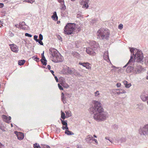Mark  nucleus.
<instances>
[{
	"label": "nucleus",
	"mask_w": 148,
	"mask_h": 148,
	"mask_svg": "<svg viewBox=\"0 0 148 148\" xmlns=\"http://www.w3.org/2000/svg\"><path fill=\"white\" fill-rule=\"evenodd\" d=\"M46 148H51L48 145H46Z\"/></svg>",
	"instance_id": "774afa93"
},
{
	"label": "nucleus",
	"mask_w": 148,
	"mask_h": 148,
	"mask_svg": "<svg viewBox=\"0 0 148 148\" xmlns=\"http://www.w3.org/2000/svg\"><path fill=\"white\" fill-rule=\"evenodd\" d=\"M0 129L2 130L3 131H5V127L3 126L0 125Z\"/></svg>",
	"instance_id": "79ce46f5"
},
{
	"label": "nucleus",
	"mask_w": 148,
	"mask_h": 148,
	"mask_svg": "<svg viewBox=\"0 0 148 148\" xmlns=\"http://www.w3.org/2000/svg\"><path fill=\"white\" fill-rule=\"evenodd\" d=\"M105 138L106 140H108L110 142L112 143V140L111 138L108 137H106Z\"/></svg>",
	"instance_id": "c9c22d12"
},
{
	"label": "nucleus",
	"mask_w": 148,
	"mask_h": 148,
	"mask_svg": "<svg viewBox=\"0 0 148 148\" xmlns=\"http://www.w3.org/2000/svg\"><path fill=\"white\" fill-rule=\"evenodd\" d=\"M25 61V60H19L18 62V64L20 66L24 64Z\"/></svg>",
	"instance_id": "b1692460"
},
{
	"label": "nucleus",
	"mask_w": 148,
	"mask_h": 148,
	"mask_svg": "<svg viewBox=\"0 0 148 148\" xmlns=\"http://www.w3.org/2000/svg\"><path fill=\"white\" fill-rule=\"evenodd\" d=\"M62 100L63 101L64 104H65L66 103V97L65 96H62L61 97Z\"/></svg>",
	"instance_id": "a878e982"
},
{
	"label": "nucleus",
	"mask_w": 148,
	"mask_h": 148,
	"mask_svg": "<svg viewBox=\"0 0 148 148\" xmlns=\"http://www.w3.org/2000/svg\"><path fill=\"white\" fill-rule=\"evenodd\" d=\"M58 1L60 3H63V4L64 3V0H58Z\"/></svg>",
	"instance_id": "052dcab7"
},
{
	"label": "nucleus",
	"mask_w": 148,
	"mask_h": 148,
	"mask_svg": "<svg viewBox=\"0 0 148 148\" xmlns=\"http://www.w3.org/2000/svg\"><path fill=\"white\" fill-rule=\"evenodd\" d=\"M95 49H94L93 48H92L90 47H88L86 49V53L92 56L94 55L95 53Z\"/></svg>",
	"instance_id": "9b49d317"
},
{
	"label": "nucleus",
	"mask_w": 148,
	"mask_h": 148,
	"mask_svg": "<svg viewBox=\"0 0 148 148\" xmlns=\"http://www.w3.org/2000/svg\"><path fill=\"white\" fill-rule=\"evenodd\" d=\"M91 47L94 49H96L97 48H98L99 47V45L96 42L94 41H90L89 42Z\"/></svg>",
	"instance_id": "6e6552de"
},
{
	"label": "nucleus",
	"mask_w": 148,
	"mask_h": 148,
	"mask_svg": "<svg viewBox=\"0 0 148 148\" xmlns=\"http://www.w3.org/2000/svg\"><path fill=\"white\" fill-rule=\"evenodd\" d=\"M76 25L74 23H68L64 28L65 34L67 35L71 34L74 31Z\"/></svg>",
	"instance_id": "20e7f679"
},
{
	"label": "nucleus",
	"mask_w": 148,
	"mask_h": 148,
	"mask_svg": "<svg viewBox=\"0 0 148 148\" xmlns=\"http://www.w3.org/2000/svg\"><path fill=\"white\" fill-rule=\"evenodd\" d=\"M123 83L127 88H129L131 86V84L130 83H128V82L125 80L124 81Z\"/></svg>",
	"instance_id": "6ab92c4d"
},
{
	"label": "nucleus",
	"mask_w": 148,
	"mask_h": 148,
	"mask_svg": "<svg viewBox=\"0 0 148 148\" xmlns=\"http://www.w3.org/2000/svg\"><path fill=\"white\" fill-rule=\"evenodd\" d=\"M121 84L120 83H118L116 84V86L117 87H119L121 86Z\"/></svg>",
	"instance_id": "603ef678"
},
{
	"label": "nucleus",
	"mask_w": 148,
	"mask_h": 148,
	"mask_svg": "<svg viewBox=\"0 0 148 148\" xmlns=\"http://www.w3.org/2000/svg\"><path fill=\"white\" fill-rule=\"evenodd\" d=\"M118 90L119 89H114L112 90V92H113L114 95H115L116 93V92H117L116 91Z\"/></svg>",
	"instance_id": "ea45409f"
},
{
	"label": "nucleus",
	"mask_w": 148,
	"mask_h": 148,
	"mask_svg": "<svg viewBox=\"0 0 148 148\" xmlns=\"http://www.w3.org/2000/svg\"><path fill=\"white\" fill-rule=\"evenodd\" d=\"M66 6L65 5L64 3L62 5V7L61 8V9L63 10H64L66 9Z\"/></svg>",
	"instance_id": "c03bdc74"
},
{
	"label": "nucleus",
	"mask_w": 148,
	"mask_h": 148,
	"mask_svg": "<svg viewBox=\"0 0 148 148\" xmlns=\"http://www.w3.org/2000/svg\"><path fill=\"white\" fill-rule=\"evenodd\" d=\"M4 6V4L3 3H0V8H3Z\"/></svg>",
	"instance_id": "4d7b16f0"
},
{
	"label": "nucleus",
	"mask_w": 148,
	"mask_h": 148,
	"mask_svg": "<svg viewBox=\"0 0 148 148\" xmlns=\"http://www.w3.org/2000/svg\"><path fill=\"white\" fill-rule=\"evenodd\" d=\"M47 68L49 70H50V69H51V66L50 65H48L47 66Z\"/></svg>",
	"instance_id": "69168bd1"
},
{
	"label": "nucleus",
	"mask_w": 148,
	"mask_h": 148,
	"mask_svg": "<svg viewBox=\"0 0 148 148\" xmlns=\"http://www.w3.org/2000/svg\"><path fill=\"white\" fill-rule=\"evenodd\" d=\"M38 42V43L41 45H43V44L42 40H39L38 42Z\"/></svg>",
	"instance_id": "09e8293b"
},
{
	"label": "nucleus",
	"mask_w": 148,
	"mask_h": 148,
	"mask_svg": "<svg viewBox=\"0 0 148 148\" xmlns=\"http://www.w3.org/2000/svg\"><path fill=\"white\" fill-rule=\"evenodd\" d=\"M79 64L80 65L83 66L84 67H86V69H90L91 68V65L88 62L83 63H79Z\"/></svg>",
	"instance_id": "2eb2a0df"
},
{
	"label": "nucleus",
	"mask_w": 148,
	"mask_h": 148,
	"mask_svg": "<svg viewBox=\"0 0 148 148\" xmlns=\"http://www.w3.org/2000/svg\"><path fill=\"white\" fill-rule=\"evenodd\" d=\"M134 69V67L132 66H129L126 69L127 72L128 73H130Z\"/></svg>",
	"instance_id": "a211bd4d"
},
{
	"label": "nucleus",
	"mask_w": 148,
	"mask_h": 148,
	"mask_svg": "<svg viewBox=\"0 0 148 148\" xmlns=\"http://www.w3.org/2000/svg\"><path fill=\"white\" fill-rule=\"evenodd\" d=\"M65 112L67 116H68V117H69L71 116V113L69 112L68 111H65Z\"/></svg>",
	"instance_id": "4c0bfd02"
},
{
	"label": "nucleus",
	"mask_w": 148,
	"mask_h": 148,
	"mask_svg": "<svg viewBox=\"0 0 148 148\" xmlns=\"http://www.w3.org/2000/svg\"><path fill=\"white\" fill-rule=\"evenodd\" d=\"M61 121L63 125H64L65 126H66L67 125V123L66 121H65L64 120H62L61 119Z\"/></svg>",
	"instance_id": "c756f323"
},
{
	"label": "nucleus",
	"mask_w": 148,
	"mask_h": 148,
	"mask_svg": "<svg viewBox=\"0 0 148 148\" xmlns=\"http://www.w3.org/2000/svg\"><path fill=\"white\" fill-rule=\"evenodd\" d=\"M120 91L121 94L126 93V92L124 90H121Z\"/></svg>",
	"instance_id": "13d9d810"
},
{
	"label": "nucleus",
	"mask_w": 148,
	"mask_h": 148,
	"mask_svg": "<svg viewBox=\"0 0 148 148\" xmlns=\"http://www.w3.org/2000/svg\"><path fill=\"white\" fill-rule=\"evenodd\" d=\"M137 108L140 109L142 110L143 108V105L141 104H138L136 105Z\"/></svg>",
	"instance_id": "cd10ccee"
},
{
	"label": "nucleus",
	"mask_w": 148,
	"mask_h": 148,
	"mask_svg": "<svg viewBox=\"0 0 148 148\" xmlns=\"http://www.w3.org/2000/svg\"><path fill=\"white\" fill-rule=\"evenodd\" d=\"M38 37V36L37 35H34V39L36 42H38V40L37 39Z\"/></svg>",
	"instance_id": "58836bf2"
},
{
	"label": "nucleus",
	"mask_w": 148,
	"mask_h": 148,
	"mask_svg": "<svg viewBox=\"0 0 148 148\" xmlns=\"http://www.w3.org/2000/svg\"><path fill=\"white\" fill-rule=\"evenodd\" d=\"M116 93L118 95H120V94H121V91H120L117 92H116Z\"/></svg>",
	"instance_id": "338daca9"
},
{
	"label": "nucleus",
	"mask_w": 148,
	"mask_h": 148,
	"mask_svg": "<svg viewBox=\"0 0 148 148\" xmlns=\"http://www.w3.org/2000/svg\"><path fill=\"white\" fill-rule=\"evenodd\" d=\"M97 20L96 19H94L93 20H92L91 21V22L92 23H95L96 21Z\"/></svg>",
	"instance_id": "680f3d73"
},
{
	"label": "nucleus",
	"mask_w": 148,
	"mask_h": 148,
	"mask_svg": "<svg viewBox=\"0 0 148 148\" xmlns=\"http://www.w3.org/2000/svg\"><path fill=\"white\" fill-rule=\"evenodd\" d=\"M3 20L0 21V27H2L3 26Z\"/></svg>",
	"instance_id": "a18cd8bd"
},
{
	"label": "nucleus",
	"mask_w": 148,
	"mask_h": 148,
	"mask_svg": "<svg viewBox=\"0 0 148 148\" xmlns=\"http://www.w3.org/2000/svg\"><path fill=\"white\" fill-rule=\"evenodd\" d=\"M90 112L93 114L94 119L97 121H103L108 117V114L102 106L101 103L98 101H95L94 106L90 108Z\"/></svg>",
	"instance_id": "f257e3e1"
},
{
	"label": "nucleus",
	"mask_w": 148,
	"mask_h": 148,
	"mask_svg": "<svg viewBox=\"0 0 148 148\" xmlns=\"http://www.w3.org/2000/svg\"><path fill=\"white\" fill-rule=\"evenodd\" d=\"M63 87H64V88H68L69 87V85L66 84V82L65 83V84H63V85L62 86Z\"/></svg>",
	"instance_id": "72a5a7b5"
},
{
	"label": "nucleus",
	"mask_w": 148,
	"mask_h": 148,
	"mask_svg": "<svg viewBox=\"0 0 148 148\" xmlns=\"http://www.w3.org/2000/svg\"><path fill=\"white\" fill-rule=\"evenodd\" d=\"M82 4H83L82 8L87 9L88 7V3L89 2V0H80Z\"/></svg>",
	"instance_id": "ddd939ff"
},
{
	"label": "nucleus",
	"mask_w": 148,
	"mask_h": 148,
	"mask_svg": "<svg viewBox=\"0 0 148 148\" xmlns=\"http://www.w3.org/2000/svg\"><path fill=\"white\" fill-rule=\"evenodd\" d=\"M118 128V126L117 125L114 124L112 125V128L114 129L115 130H116Z\"/></svg>",
	"instance_id": "473e14b6"
},
{
	"label": "nucleus",
	"mask_w": 148,
	"mask_h": 148,
	"mask_svg": "<svg viewBox=\"0 0 148 148\" xmlns=\"http://www.w3.org/2000/svg\"><path fill=\"white\" fill-rule=\"evenodd\" d=\"M65 82L64 80H62L61 81H60V84L62 85V86H63V84L65 83Z\"/></svg>",
	"instance_id": "8fccbe9b"
},
{
	"label": "nucleus",
	"mask_w": 148,
	"mask_h": 148,
	"mask_svg": "<svg viewBox=\"0 0 148 148\" xmlns=\"http://www.w3.org/2000/svg\"><path fill=\"white\" fill-rule=\"evenodd\" d=\"M63 57L59 53L53 58L52 61L55 62H61L63 61Z\"/></svg>",
	"instance_id": "39448f33"
},
{
	"label": "nucleus",
	"mask_w": 148,
	"mask_h": 148,
	"mask_svg": "<svg viewBox=\"0 0 148 148\" xmlns=\"http://www.w3.org/2000/svg\"><path fill=\"white\" fill-rule=\"evenodd\" d=\"M16 132L17 133L16 134L17 138L18 140H21L24 138V135L23 133L20 132H18L16 131L15 132V134L16 133Z\"/></svg>",
	"instance_id": "4468645a"
},
{
	"label": "nucleus",
	"mask_w": 148,
	"mask_h": 148,
	"mask_svg": "<svg viewBox=\"0 0 148 148\" xmlns=\"http://www.w3.org/2000/svg\"><path fill=\"white\" fill-rule=\"evenodd\" d=\"M140 98L143 101H147L148 105V91L143 93L140 96Z\"/></svg>",
	"instance_id": "0eeeda50"
},
{
	"label": "nucleus",
	"mask_w": 148,
	"mask_h": 148,
	"mask_svg": "<svg viewBox=\"0 0 148 148\" xmlns=\"http://www.w3.org/2000/svg\"><path fill=\"white\" fill-rule=\"evenodd\" d=\"M50 71L51 73L52 74V75H53V76H55V75L54 74V72L53 70H50Z\"/></svg>",
	"instance_id": "0e129e2a"
},
{
	"label": "nucleus",
	"mask_w": 148,
	"mask_h": 148,
	"mask_svg": "<svg viewBox=\"0 0 148 148\" xmlns=\"http://www.w3.org/2000/svg\"><path fill=\"white\" fill-rule=\"evenodd\" d=\"M34 60L37 62H38L39 61V58L37 57H36L34 58Z\"/></svg>",
	"instance_id": "5fc2aeb1"
},
{
	"label": "nucleus",
	"mask_w": 148,
	"mask_h": 148,
	"mask_svg": "<svg viewBox=\"0 0 148 148\" xmlns=\"http://www.w3.org/2000/svg\"><path fill=\"white\" fill-rule=\"evenodd\" d=\"M49 53L52 56V58H53L54 57L56 56L57 54H58V53H59L57 50L52 48L49 49Z\"/></svg>",
	"instance_id": "1a4fd4ad"
},
{
	"label": "nucleus",
	"mask_w": 148,
	"mask_h": 148,
	"mask_svg": "<svg viewBox=\"0 0 148 148\" xmlns=\"http://www.w3.org/2000/svg\"><path fill=\"white\" fill-rule=\"evenodd\" d=\"M25 1L28 3H32L31 1L29 0H25Z\"/></svg>",
	"instance_id": "e2e57ef3"
},
{
	"label": "nucleus",
	"mask_w": 148,
	"mask_h": 148,
	"mask_svg": "<svg viewBox=\"0 0 148 148\" xmlns=\"http://www.w3.org/2000/svg\"><path fill=\"white\" fill-rule=\"evenodd\" d=\"M65 134H67L68 135H73L74 134L72 132L68 130H65Z\"/></svg>",
	"instance_id": "4be33fe9"
},
{
	"label": "nucleus",
	"mask_w": 148,
	"mask_h": 148,
	"mask_svg": "<svg viewBox=\"0 0 148 148\" xmlns=\"http://www.w3.org/2000/svg\"><path fill=\"white\" fill-rule=\"evenodd\" d=\"M139 132L141 135H148V128L146 125H145L143 128H141L139 130Z\"/></svg>",
	"instance_id": "423d86ee"
},
{
	"label": "nucleus",
	"mask_w": 148,
	"mask_h": 148,
	"mask_svg": "<svg viewBox=\"0 0 148 148\" xmlns=\"http://www.w3.org/2000/svg\"><path fill=\"white\" fill-rule=\"evenodd\" d=\"M72 54L75 57H77V56H79V54L77 52L75 51L72 52Z\"/></svg>",
	"instance_id": "7c9ffc66"
},
{
	"label": "nucleus",
	"mask_w": 148,
	"mask_h": 148,
	"mask_svg": "<svg viewBox=\"0 0 148 148\" xmlns=\"http://www.w3.org/2000/svg\"><path fill=\"white\" fill-rule=\"evenodd\" d=\"M39 40H43V36L41 34H40L39 36Z\"/></svg>",
	"instance_id": "e433bc0d"
},
{
	"label": "nucleus",
	"mask_w": 148,
	"mask_h": 148,
	"mask_svg": "<svg viewBox=\"0 0 148 148\" xmlns=\"http://www.w3.org/2000/svg\"><path fill=\"white\" fill-rule=\"evenodd\" d=\"M75 47L77 48H79L80 46V42L79 41H77L75 43Z\"/></svg>",
	"instance_id": "bb28decb"
},
{
	"label": "nucleus",
	"mask_w": 148,
	"mask_h": 148,
	"mask_svg": "<svg viewBox=\"0 0 148 148\" xmlns=\"http://www.w3.org/2000/svg\"><path fill=\"white\" fill-rule=\"evenodd\" d=\"M19 27L21 29H23L24 30H25L26 29V27L25 26H24L20 27Z\"/></svg>",
	"instance_id": "3c124183"
},
{
	"label": "nucleus",
	"mask_w": 148,
	"mask_h": 148,
	"mask_svg": "<svg viewBox=\"0 0 148 148\" xmlns=\"http://www.w3.org/2000/svg\"><path fill=\"white\" fill-rule=\"evenodd\" d=\"M110 32L108 29L101 28L97 32V35L98 37L101 40H108L110 35Z\"/></svg>",
	"instance_id": "f03ea898"
},
{
	"label": "nucleus",
	"mask_w": 148,
	"mask_h": 148,
	"mask_svg": "<svg viewBox=\"0 0 148 148\" xmlns=\"http://www.w3.org/2000/svg\"><path fill=\"white\" fill-rule=\"evenodd\" d=\"M51 18H53L54 20L56 21L58 20V17L57 16L56 12H54L53 13V15L51 16Z\"/></svg>",
	"instance_id": "412c9836"
},
{
	"label": "nucleus",
	"mask_w": 148,
	"mask_h": 148,
	"mask_svg": "<svg viewBox=\"0 0 148 148\" xmlns=\"http://www.w3.org/2000/svg\"><path fill=\"white\" fill-rule=\"evenodd\" d=\"M34 148H40V146L38 143H36L34 144Z\"/></svg>",
	"instance_id": "2f4dec72"
},
{
	"label": "nucleus",
	"mask_w": 148,
	"mask_h": 148,
	"mask_svg": "<svg viewBox=\"0 0 148 148\" xmlns=\"http://www.w3.org/2000/svg\"><path fill=\"white\" fill-rule=\"evenodd\" d=\"M93 139V137H87L86 139V142L88 143H91V141Z\"/></svg>",
	"instance_id": "393cba45"
},
{
	"label": "nucleus",
	"mask_w": 148,
	"mask_h": 148,
	"mask_svg": "<svg viewBox=\"0 0 148 148\" xmlns=\"http://www.w3.org/2000/svg\"><path fill=\"white\" fill-rule=\"evenodd\" d=\"M66 71L67 73L70 75L73 74L75 75L77 73L76 70L73 68H70L69 67H67Z\"/></svg>",
	"instance_id": "f8f14e48"
},
{
	"label": "nucleus",
	"mask_w": 148,
	"mask_h": 148,
	"mask_svg": "<svg viewBox=\"0 0 148 148\" xmlns=\"http://www.w3.org/2000/svg\"><path fill=\"white\" fill-rule=\"evenodd\" d=\"M54 77L56 82H58V79L57 77L55 76H54Z\"/></svg>",
	"instance_id": "864d4df0"
},
{
	"label": "nucleus",
	"mask_w": 148,
	"mask_h": 148,
	"mask_svg": "<svg viewBox=\"0 0 148 148\" xmlns=\"http://www.w3.org/2000/svg\"><path fill=\"white\" fill-rule=\"evenodd\" d=\"M133 57L134 56H133L131 55L130 57V58L128 62L127 63V64L124 66V67H125L128 64H130V63H131V64H132V63H133Z\"/></svg>",
	"instance_id": "aec40b11"
},
{
	"label": "nucleus",
	"mask_w": 148,
	"mask_h": 148,
	"mask_svg": "<svg viewBox=\"0 0 148 148\" xmlns=\"http://www.w3.org/2000/svg\"><path fill=\"white\" fill-rule=\"evenodd\" d=\"M81 14H77V17L79 18L81 17Z\"/></svg>",
	"instance_id": "6e6d98bb"
},
{
	"label": "nucleus",
	"mask_w": 148,
	"mask_h": 148,
	"mask_svg": "<svg viewBox=\"0 0 148 148\" xmlns=\"http://www.w3.org/2000/svg\"><path fill=\"white\" fill-rule=\"evenodd\" d=\"M25 25V23L24 22H22L21 23H19V25H18L19 27H21L22 26H24Z\"/></svg>",
	"instance_id": "f704fd0d"
},
{
	"label": "nucleus",
	"mask_w": 148,
	"mask_h": 148,
	"mask_svg": "<svg viewBox=\"0 0 148 148\" xmlns=\"http://www.w3.org/2000/svg\"><path fill=\"white\" fill-rule=\"evenodd\" d=\"M99 91H97L96 92H95V95L97 96H98V95H99Z\"/></svg>",
	"instance_id": "bf43d9fd"
},
{
	"label": "nucleus",
	"mask_w": 148,
	"mask_h": 148,
	"mask_svg": "<svg viewBox=\"0 0 148 148\" xmlns=\"http://www.w3.org/2000/svg\"><path fill=\"white\" fill-rule=\"evenodd\" d=\"M61 118L63 119H64L66 118V116L65 113L62 112V111H61Z\"/></svg>",
	"instance_id": "c85d7f7f"
},
{
	"label": "nucleus",
	"mask_w": 148,
	"mask_h": 148,
	"mask_svg": "<svg viewBox=\"0 0 148 148\" xmlns=\"http://www.w3.org/2000/svg\"><path fill=\"white\" fill-rule=\"evenodd\" d=\"M25 36H28L29 37H31L32 36V35L29 34L28 33H25Z\"/></svg>",
	"instance_id": "37998d69"
},
{
	"label": "nucleus",
	"mask_w": 148,
	"mask_h": 148,
	"mask_svg": "<svg viewBox=\"0 0 148 148\" xmlns=\"http://www.w3.org/2000/svg\"><path fill=\"white\" fill-rule=\"evenodd\" d=\"M44 51H43V53L41 54V56H42V59L43 58V59H45V60H46V58L44 56Z\"/></svg>",
	"instance_id": "de8ad7c7"
},
{
	"label": "nucleus",
	"mask_w": 148,
	"mask_h": 148,
	"mask_svg": "<svg viewBox=\"0 0 148 148\" xmlns=\"http://www.w3.org/2000/svg\"><path fill=\"white\" fill-rule=\"evenodd\" d=\"M58 88L60 90H63V88L62 87V85H61L60 84H58Z\"/></svg>",
	"instance_id": "a19ab883"
},
{
	"label": "nucleus",
	"mask_w": 148,
	"mask_h": 148,
	"mask_svg": "<svg viewBox=\"0 0 148 148\" xmlns=\"http://www.w3.org/2000/svg\"><path fill=\"white\" fill-rule=\"evenodd\" d=\"M143 68L140 65H137L136 67H135V70L136 71V73H140L143 70Z\"/></svg>",
	"instance_id": "dca6fc26"
},
{
	"label": "nucleus",
	"mask_w": 148,
	"mask_h": 148,
	"mask_svg": "<svg viewBox=\"0 0 148 148\" xmlns=\"http://www.w3.org/2000/svg\"><path fill=\"white\" fill-rule=\"evenodd\" d=\"M132 54L134 56V58L137 62H140L143 61V53L140 50L137 49H134L133 48H129Z\"/></svg>",
	"instance_id": "7ed1b4c3"
},
{
	"label": "nucleus",
	"mask_w": 148,
	"mask_h": 148,
	"mask_svg": "<svg viewBox=\"0 0 148 148\" xmlns=\"http://www.w3.org/2000/svg\"><path fill=\"white\" fill-rule=\"evenodd\" d=\"M40 61L43 65H47V60L46 59V60H45V59H43V58L41 59Z\"/></svg>",
	"instance_id": "5701e85b"
},
{
	"label": "nucleus",
	"mask_w": 148,
	"mask_h": 148,
	"mask_svg": "<svg viewBox=\"0 0 148 148\" xmlns=\"http://www.w3.org/2000/svg\"><path fill=\"white\" fill-rule=\"evenodd\" d=\"M11 50L14 52L17 53L18 51V47L14 44L10 45Z\"/></svg>",
	"instance_id": "9d476101"
},
{
	"label": "nucleus",
	"mask_w": 148,
	"mask_h": 148,
	"mask_svg": "<svg viewBox=\"0 0 148 148\" xmlns=\"http://www.w3.org/2000/svg\"><path fill=\"white\" fill-rule=\"evenodd\" d=\"M118 28L119 29H121L123 28V25L122 24H120L118 26Z\"/></svg>",
	"instance_id": "49530a36"
},
{
	"label": "nucleus",
	"mask_w": 148,
	"mask_h": 148,
	"mask_svg": "<svg viewBox=\"0 0 148 148\" xmlns=\"http://www.w3.org/2000/svg\"><path fill=\"white\" fill-rule=\"evenodd\" d=\"M103 58L108 62L110 61L108 51H106L103 54Z\"/></svg>",
	"instance_id": "f3484780"
}]
</instances>
